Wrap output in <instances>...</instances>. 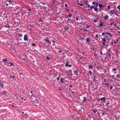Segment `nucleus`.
I'll return each instance as SVG.
<instances>
[{"mask_svg":"<svg viewBox=\"0 0 120 120\" xmlns=\"http://www.w3.org/2000/svg\"><path fill=\"white\" fill-rule=\"evenodd\" d=\"M52 2L53 4H54L55 3L57 2V1H55L54 0H53L52 1Z\"/></svg>","mask_w":120,"mask_h":120,"instance_id":"obj_29","label":"nucleus"},{"mask_svg":"<svg viewBox=\"0 0 120 120\" xmlns=\"http://www.w3.org/2000/svg\"><path fill=\"white\" fill-rule=\"evenodd\" d=\"M2 95H4L6 94L7 93V91H4L2 92Z\"/></svg>","mask_w":120,"mask_h":120,"instance_id":"obj_9","label":"nucleus"},{"mask_svg":"<svg viewBox=\"0 0 120 120\" xmlns=\"http://www.w3.org/2000/svg\"><path fill=\"white\" fill-rule=\"evenodd\" d=\"M97 68L99 70L102 69V67L101 66H97Z\"/></svg>","mask_w":120,"mask_h":120,"instance_id":"obj_10","label":"nucleus"},{"mask_svg":"<svg viewBox=\"0 0 120 120\" xmlns=\"http://www.w3.org/2000/svg\"><path fill=\"white\" fill-rule=\"evenodd\" d=\"M114 23V22H111V23L110 25H113V24Z\"/></svg>","mask_w":120,"mask_h":120,"instance_id":"obj_63","label":"nucleus"},{"mask_svg":"<svg viewBox=\"0 0 120 120\" xmlns=\"http://www.w3.org/2000/svg\"><path fill=\"white\" fill-rule=\"evenodd\" d=\"M46 59L48 60H49V57L48 56H47L46 57Z\"/></svg>","mask_w":120,"mask_h":120,"instance_id":"obj_42","label":"nucleus"},{"mask_svg":"<svg viewBox=\"0 0 120 120\" xmlns=\"http://www.w3.org/2000/svg\"><path fill=\"white\" fill-rule=\"evenodd\" d=\"M114 13L116 15H117L118 14V13L117 12V11H114Z\"/></svg>","mask_w":120,"mask_h":120,"instance_id":"obj_23","label":"nucleus"},{"mask_svg":"<svg viewBox=\"0 0 120 120\" xmlns=\"http://www.w3.org/2000/svg\"><path fill=\"white\" fill-rule=\"evenodd\" d=\"M95 2H93L92 3V4L93 5H95Z\"/></svg>","mask_w":120,"mask_h":120,"instance_id":"obj_56","label":"nucleus"},{"mask_svg":"<svg viewBox=\"0 0 120 120\" xmlns=\"http://www.w3.org/2000/svg\"><path fill=\"white\" fill-rule=\"evenodd\" d=\"M104 23H100L99 24V25H98L97 27L98 26H101V27H102L103 26V24Z\"/></svg>","mask_w":120,"mask_h":120,"instance_id":"obj_11","label":"nucleus"},{"mask_svg":"<svg viewBox=\"0 0 120 120\" xmlns=\"http://www.w3.org/2000/svg\"><path fill=\"white\" fill-rule=\"evenodd\" d=\"M66 64L65 66L66 67H71L72 65L71 64H68L69 62L68 61L66 62Z\"/></svg>","mask_w":120,"mask_h":120,"instance_id":"obj_4","label":"nucleus"},{"mask_svg":"<svg viewBox=\"0 0 120 120\" xmlns=\"http://www.w3.org/2000/svg\"><path fill=\"white\" fill-rule=\"evenodd\" d=\"M89 3L88 1L87 0H86V1H85V2H84L85 4H87V3Z\"/></svg>","mask_w":120,"mask_h":120,"instance_id":"obj_31","label":"nucleus"},{"mask_svg":"<svg viewBox=\"0 0 120 120\" xmlns=\"http://www.w3.org/2000/svg\"><path fill=\"white\" fill-rule=\"evenodd\" d=\"M94 66L93 65H89V67L90 68H92Z\"/></svg>","mask_w":120,"mask_h":120,"instance_id":"obj_24","label":"nucleus"},{"mask_svg":"<svg viewBox=\"0 0 120 120\" xmlns=\"http://www.w3.org/2000/svg\"><path fill=\"white\" fill-rule=\"evenodd\" d=\"M45 40L47 42H48L49 41L48 38L47 37H46L45 38Z\"/></svg>","mask_w":120,"mask_h":120,"instance_id":"obj_25","label":"nucleus"},{"mask_svg":"<svg viewBox=\"0 0 120 120\" xmlns=\"http://www.w3.org/2000/svg\"><path fill=\"white\" fill-rule=\"evenodd\" d=\"M10 77L11 78H12L13 79H14V78L15 77L14 76H12V75H10Z\"/></svg>","mask_w":120,"mask_h":120,"instance_id":"obj_38","label":"nucleus"},{"mask_svg":"<svg viewBox=\"0 0 120 120\" xmlns=\"http://www.w3.org/2000/svg\"><path fill=\"white\" fill-rule=\"evenodd\" d=\"M58 90H62V89L60 88V87H59L58 88Z\"/></svg>","mask_w":120,"mask_h":120,"instance_id":"obj_43","label":"nucleus"},{"mask_svg":"<svg viewBox=\"0 0 120 120\" xmlns=\"http://www.w3.org/2000/svg\"><path fill=\"white\" fill-rule=\"evenodd\" d=\"M0 87L2 88L3 87V83L1 82L0 83Z\"/></svg>","mask_w":120,"mask_h":120,"instance_id":"obj_19","label":"nucleus"},{"mask_svg":"<svg viewBox=\"0 0 120 120\" xmlns=\"http://www.w3.org/2000/svg\"><path fill=\"white\" fill-rule=\"evenodd\" d=\"M106 99V98L105 97H103L102 98H101L100 99H99V100H101L102 102L104 101L105 102L106 101L105 99Z\"/></svg>","mask_w":120,"mask_h":120,"instance_id":"obj_3","label":"nucleus"},{"mask_svg":"<svg viewBox=\"0 0 120 120\" xmlns=\"http://www.w3.org/2000/svg\"><path fill=\"white\" fill-rule=\"evenodd\" d=\"M109 16L107 15H106L104 16L103 18L104 19L106 20L109 18Z\"/></svg>","mask_w":120,"mask_h":120,"instance_id":"obj_7","label":"nucleus"},{"mask_svg":"<svg viewBox=\"0 0 120 120\" xmlns=\"http://www.w3.org/2000/svg\"><path fill=\"white\" fill-rule=\"evenodd\" d=\"M40 3H42L43 5H44L45 4L43 2H40Z\"/></svg>","mask_w":120,"mask_h":120,"instance_id":"obj_58","label":"nucleus"},{"mask_svg":"<svg viewBox=\"0 0 120 120\" xmlns=\"http://www.w3.org/2000/svg\"><path fill=\"white\" fill-rule=\"evenodd\" d=\"M88 117L90 119H91V117L90 116V115H88Z\"/></svg>","mask_w":120,"mask_h":120,"instance_id":"obj_50","label":"nucleus"},{"mask_svg":"<svg viewBox=\"0 0 120 120\" xmlns=\"http://www.w3.org/2000/svg\"><path fill=\"white\" fill-rule=\"evenodd\" d=\"M109 44H111L112 45V46H113V42H112L111 43H109Z\"/></svg>","mask_w":120,"mask_h":120,"instance_id":"obj_39","label":"nucleus"},{"mask_svg":"<svg viewBox=\"0 0 120 120\" xmlns=\"http://www.w3.org/2000/svg\"><path fill=\"white\" fill-rule=\"evenodd\" d=\"M106 34L109 35L111 38H112V35L110 33H109L108 32H106Z\"/></svg>","mask_w":120,"mask_h":120,"instance_id":"obj_12","label":"nucleus"},{"mask_svg":"<svg viewBox=\"0 0 120 120\" xmlns=\"http://www.w3.org/2000/svg\"><path fill=\"white\" fill-rule=\"evenodd\" d=\"M90 8L91 10H92L94 8V6H91Z\"/></svg>","mask_w":120,"mask_h":120,"instance_id":"obj_36","label":"nucleus"},{"mask_svg":"<svg viewBox=\"0 0 120 120\" xmlns=\"http://www.w3.org/2000/svg\"><path fill=\"white\" fill-rule=\"evenodd\" d=\"M1 60H0V62H6L7 63H10V66H13L14 65V64L11 63V62H8V60H2V61Z\"/></svg>","mask_w":120,"mask_h":120,"instance_id":"obj_1","label":"nucleus"},{"mask_svg":"<svg viewBox=\"0 0 120 120\" xmlns=\"http://www.w3.org/2000/svg\"><path fill=\"white\" fill-rule=\"evenodd\" d=\"M27 34H25L24 37V41H26L28 38Z\"/></svg>","mask_w":120,"mask_h":120,"instance_id":"obj_5","label":"nucleus"},{"mask_svg":"<svg viewBox=\"0 0 120 120\" xmlns=\"http://www.w3.org/2000/svg\"><path fill=\"white\" fill-rule=\"evenodd\" d=\"M101 39L103 41V44L104 45H105L106 44L105 43L106 42V41L105 38L104 37L103 38H101Z\"/></svg>","mask_w":120,"mask_h":120,"instance_id":"obj_2","label":"nucleus"},{"mask_svg":"<svg viewBox=\"0 0 120 120\" xmlns=\"http://www.w3.org/2000/svg\"><path fill=\"white\" fill-rule=\"evenodd\" d=\"M68 86L70 87H72V86L70 84V85H69Z\"/></svg>","mask_w":120,"mask_h":120,"instance_id":"obj_57","label":"nucleus"},{"mask_svg":"<svg viewBox=\"0 0 120 120\" xmlns=\"http://www.w3.org/2000/svg\"><path fill=\"white\" fill-rule=\"evenodd\" d=\"M69 20H70V19L69 18H68V20L67 21V22H68V23L69 22Z\"/></svg>","mask_w":120,"mask_h":120,"instance_id":"obj_55","label":"nucleus"},{"mask_svg":"<svg viewBox=\"0 0 120 120\" xmlns=\"http://www.w3.org/2000/svg\"><path fill=\"white\" fill-rule=\"evenodd\" d=\"M5 27V28H7V27H10V26H9V25H8V26H4Z\"/></svg>","mask_w":120,"mask_h":120,"instance_id":"obj_44","label":"nucleus"},{"mask_svg":"<svg viewBox=\"0 0 120 120\" xmlns=\"http://www.w3.org/2000/svg\"><path fill=\"white\" fill-rule=\"evenodd\" d=\"M100 54H101V55H102V52L101 51L100 52Z\"/></svg>","mask_w":120,"mask_h":120,"instance_id":"obj_64","label":"nucleus"},{"mask_svg":"<svg viewBox=\"0 0 120 120\" xmlns=\"http://www.w3.org/2000/svg\"><path fill=\"white\" fill-rule=\"evenodd\" d=\"M60 79V78L59 77H58V78H57V80H59Z\"/></svg>","mask_w":120,"mask_h":120,"instance_id":"obj_61","label":"nucleus"},{"mask_svg":"<svg viewBox=\"0 0 120 120\" xmlns=\"http://www.w3.org/2000/svg\"><path fill=\"white\" fill-rule=\"evenodd\" d=\"M42 19L41 18H40L39 19V22H43V21H42Z\"/></svg>","mask_w":120,"mask_h":120,"instance_id":"obj_34","label":"nucleus"},{"mask_svg":"<svg viewBox=\"0 0 120 120\" xmlns=\"http://www.w3.org/2000/svg\"><path fill=\"white\" fill-rule=\"evenodd\" d=\"M52 41L53 44L54 45H55L56 44H57V42H55L54 41Z\"/></svg>","mask_w":120,"mask_h":120,"instance_id":"obj_17","label":"nucleus"},{"mask_svg":"<svg viewBox=\"0 0 120 120\" xmlns=\"http://www.w3.org/2000/svg\"><path fill=\"white\" fill-rule=\"evenodd\" d=\"M110 12L111 13V15H114V10H112Z\"/></svg>","mask_w":120,"mask_h":120,"instance_id":"obj_13","label":"nucleus"},{"mask_svg":"<svg viewBox=\"0 0 120 120\" xmlns=\"http://www.w3.org/2000/svg\"><path fill=\"white\" fill-rule=\"evenodd\" d=\"M105 114H106V112H103L102 113V115L105 116Z\"/></svg>","mask_w":120,"mask_h":120,"instance_id":"obj_33","label":"nucleus"},{"mask_svg":"<svg viewBox=\"0 0 120 120\" xmlns=\"http://www.w3.org/2000/svg\"><path fill=\"white\" fill-rule=\"evenodd\" d=\"M7 1L9 3H11V4H14V3H15L14 1L12 0H7Z\"/></svg>","mask_w":120,"mask_h":120,"instance_id":"obj_6","label":"nucleus"},{"mask_svg":"<svg viewBox=\"0 0 120 120\" xmlns=\"http://www.w3.org/2000/svg\"><path fill=\"white\" fill-rule=\"evenodd\" d=\"M90 39L89 38H87L86 39V42H88V43H90Z\"/></svg>","mask_w":120,"mask_h":120,"instance_id":"obj_14","label":"nucleus"},{"mask_svg":"<svg viewBox=\"0 0 120 120\" xmlns=\"http://www.w3.org/2000/svg\"><path fill=\"white\" fill-rule=\"evenodd\" d=\"M104 6L101 4H99V6L100 8H101Z\"/></svg>","mask_w":120,"mask_h":120,"instance_id":"obj_16","label":"nucleus"},{"mask_svg":"<svg viewBox=\"0 0 120 120\" xmlns=\"http://www.w3.org/2000/svg\"><path fill=\"white\" fill-rule=\"evenodd\" d=\"M69 28L68 26H67V27H65L64 28V29L66 30H68Z\"/></svg>","mask_w":120,"mask_h":120,"instance_id":"obj_21","label":"nucleus"},{"mask_svg":"<svg viewBox=\"0 0 120 120\" xmlns=\"http://www.w3.org/2000/svg\"><path fill=\"white\" fill-rule=\"evenodd\" d=\"M92 111L94 113H96V111H95L94 109H92Z\"/></svg>","mask_w":120,"mask_h":120,"instance_id":"obj_28","label":"nucleus"},{"mask_svg":"<svg viewBox=\"0 0 120 120\" xmlns=\"http://www.w3.org/2000/svg\"><path fill=\"white\" fill-rule=\"evenodd\" d=\"M108 9H110V6H108Z\"/></svg>","mask_w":120,"mask_h":120,"instance_id":"obj_62","label":"nucleus"},{"mask_svg":"<svg viewBox=\"0 0 120 120\" xmlns=\"http://www.w3.org/2000/svg\"><path fill=\"white\" fill-rule=\"evenodd\" d=\"M74 72L75 73H76V75H78V74L77 73L78 72L77 71H76V70H75L74 71Z\"/></svg>","mask_w":120,"mask_h":120,"instance_id":"obj_22","label":"nucleus"},{"mask_svg":"<svg viewBox=\"0 0 120 120\" xmlns=\"http://www.w3.org/2000/svg\"><path fill=\"white\" fill-rule=\"evenodd\" d=\"M18 37H21L22 36V35L20 34H19L18 35Z\"/></svg>","mask_w":120,"mask_h":120,"instance_id":"obj_32","label":"nucleus"},{"mask_svg":"<svg viewBox=\"0 0 120 120\" xmlns=\"http://www.w3.org/2000/svg\"><path fill=\"white\" fill-rule=\"evenodd\" d=\"M117 8L118 9H119V10L120 11V5H119L117 6Z\"/></svg>","mask_w":120,"mask_h":120,"instance_id":"obj_35","label":"nucleus"},{"mask_svg":"<svg viewBox=\"0 0 120 120\" xmlns=\"http://www.w3.org/2000/svg\"><path fill=\"white\" fill-rule=\"evenodd\" d=\"M116 69H117V68H114L113 69H112L113 70V71H116Z\"/></svg>","mask_w":120,"mask_h":120,"instance_id":"obj_27","label":"nucleus"},{"mask_svg":"<svg viewBox=\"0 0 120 120\" xmlns=\"http://www.w3.org/2000/svg\"><path fill=\"white\" fill-rule=\"evenodd\" d=\"M86 5H87V7L89 8L90 7V6H89V4H86Z\"/></svg>","mask_w":120,"mask_h":120,"instance_id":"obj_54","label":"nucleus"},{"mask_svg":"<svg viewBox=\"0 0 120 120\" xmlns=\"http://www.w3.org/2000/svg\"><path fill=\"white\" fill-rule=\"evenodd\" d=\"M95 7L96 8H97L98 5H99V4L98 3H96V4Z\"/></svg>","mask_w":120,"mask_h":120,"instance_id":"obj_37","label":"nucleus"},{"mask_svg":"<svg viewBox=\"0 0 120 120\" xmlns=\"http://www.w3.org/2000/svg\"><path fill=\"white\" fill-rule=\"evenodd\" d=\"M84 98L83 99V101L84 102H86V98L85 97H83Z\"/></svg>","mask_w":120,"mask_h":120,"instance_id":"obj_18","label":"nucleus"},{"mask_svg":"<svg viewBox=\"0 0 120 120\" xmlns=\"http://www.w3.org/2000/svg\"><path fill=\"white\" fill-rule=\"evenodd\" d=\"M83 31H86V32H87L88 31V30L87 29H85V30H83Z\"/></svg>","mask_w":120,"mask_h":120,"instance_id":"obj_45","label":"nucleus"},{"mask_svg":"<svg viewBox=\"0 0 120 120\" xmlns=\"http://www.w3.org/2000/svg\"><path fill=\"white\" fill-rule=\"evenodd\" d=\"M47 8V7H43V9H46Z\"/></svg>","mask_w":120,"mask_h":120,"instance_id":"obj_52","label":"nucleus"},{"mask_svg":"<svg viewBox=\"0 0 120 120\" xmlns=\"http://www.w3.org/2000/svg\"><path fill=\"white\" fill-rule=\"evenodd\" d=\"M32 45L33 46H34L36 45L34 43H32Z\"/></svg>","mask_w":120,"mask_h":120,"instance_id":"obj_40","label":"nucleus"},{"mask_svg":"<svg viewBox=\"0 0 120 120\" xmlns=\"http://www.w3.org/2000/svg\"><path fill=\"white\" fill-rule=\"evenodd\" d=\"M72 16L71 14V13H70L66 17V18H67L68 17H71Z\"/></svg>","mask_w":120,"mask_h":120,"instance_id":"obj_15","label":"nucleus"},{"mask_svg":"<svg viewBox=\"0 0 120 120\" xmlns=\"http://www.w3.org/2000/svg\"><path fill=\"white\" fill-rule=\"evenodd\" d=\"M63 79L62 78H61L60 79V81L62 82H64L63 81Z\"/></svg>","mask_w":120,"mask_h":120,"instance_id":"obj_48","label":"nucleus"},{"mask_svg":"<svg viewBox=\"0 0 120 120\" xmlns=\"http://www.w3.org/2000/svg\"><path fill=\"white\" fill-rule=\"evenodd\" d=\"M90 27V25H88V26H86V28H88L89 27Z\"/></svg>","mask_w":120,"mask_h":120,"instance_id":"obj_51","label":"nucleus"},{"mask_svg":"<svg viewBox=\"0 0 120 120\" xmlns=\"http://www.w3.org/2000/svg\"><path fill=\"white\" fill-rule=\"evenodd\" d=\"M36 101H33V103L34 104V105L35 104V105H36Z\"/></svg>","mask_w":120,"mask_h":120,"instance_id":"obj_47","label":"nucleus"},{"mask_svg":"<svg viewBox=\"0 0 120 120\" xmlns=\"http://www.w3.org/2000/svg\"><path fill=\"white\" fill-rule=\"evenodd\" d=\"M79 5H80L81 6H83V4H79Z\"/></svg>","mask_w":120,"mask_h":120,"instance_id":"obj_59","label":"nucleus"},{"mask_svg":"<svg viewBox=\"0 0 120 120\" xmlns=\"http://www.w3.org/2000/svg\"><path fill=\"white\" fill-rule=\"evenodd\" d=\"M106 32H105V33H102V35H103L105 34H106Z\"/></svg>","mask_w":120,"mask_h":120,"instance_id":"obj_49","label":"nucleus"},{"mask_svg":"<svg viewBox=\"0 0 120 120\" xmlns=\"http://www.w3.org/2000/svg\"><path fill=\"white\" fill-rule=\"evenodd\" d=\"M94 19L93 20V21L94 22H96L98 21V20L99 19L98 18H94Z\"/></svg>","mask_w":120,"mask_h":120,"instance_id":"obj_8","label":"nucleus"},{"mask_svg":"<svg viewBox=\"0 0 120 120\" xmlns=\"http://www.w3.org/2000/svg\"><path fill=\"white\" fill-rule=\"evenodd\" d=\"M95 37H97L98 38V34H96L95 35Z\"/></svg>","mask_w":120,"mask_h":120,"instance_id":"obj_60","label":"nucleus"},{"mask_svg":"<svg viewBox=\"0 0 120 120\" xmlns=\"http://www.w3.org/2000/svg\"><path fill=\"white\" fill-rule=\"evenodd\" d=\"M92 74V72L90 71H89L88 72V75H89V74H90V75H91Z\"/></svg>","mask_w":120,"mask_h":120,"instance_id":"obj_30","label":"nucleus"},{"mask_svg":"<svg viewBox=\"0 0 120 120\" xmlns=\"http://www.w3.org/2000/svg\"><path fill=\"white\" fill-rule=\"evenodd\" d=\"M110 104V102H108L106 104V106H107L109 104Z\"/></svg>","mask_w":120,"mask_h":120,"instance_id":"obj_53","label":"nucleus"},{"mask_svg":"<svg viewBox=\"0 0 120 120\" xmlns=\"http://www.w3.org/2000/svg\"><path fill=\"white\" fill-rule=\"evenodd\" d=\"M19 6H16V7H15V8H16V9H19Z\"/></svg>","mask_w":120,"mask_h":120,"instance_id":"obj_46","label":"nucleus"},{"mask_svg":"<svg viewBox=\"0 0 120 120\" xmlns=\"http://www.w3.org/2000/svg\"><path fill=\"white\" fill-rule=\"evenodd\" d=\"M94 10L96 12H98V9L97 8L94 7Z\"/></svg>","mask_w":120,"mask_h":120,"instance_id":"obj_20","label":"nucleus"},{"mask_svg":"<svg viewBox=\"0 0 120 120\" xmlns=\"http://www.w3.org/2000/svg\"><path fill=\"white\" fill-rule=\"evenodd\" d=\"M65 50L67 52H68L69 51V50L68 49H65Z\"/></svg>","mask_w":120,"mask_h":120,"instance_id":"obj_41","label":"nucleus"},{"mask_svg":"<svg viewBox=\"0 0 120 120\" xmlns=\"http://www.w3.org/2000/svg\"><path fill=\"white\" fill-rule=\"evenodd\" d=\"M69 22L73 23V22H74L73 21V20H72V19H70V20L69 21Z\"/></svg>","mask_w":120,"mask_h":120,"instance_id":"obj_26","label":"nucleus"}]
</instances>
